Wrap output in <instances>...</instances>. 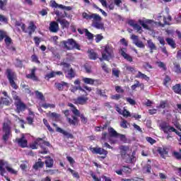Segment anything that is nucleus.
<instances>
[{
  "label": "nucleus",
  "instance_id": "1",
  "mask_svg": "<svg viewBox=\"0 0 181 181\" xmlns=\"http://www.w3.org/2000/svg\"><path fill=\"white\" fill-rule=\"evenodd\" d=\"M82 17L83 19H86V21H92V26L93 28H95V29H100L101 30H105V28H104V24L101 21H103V18L100 16V15L97 13H91L90 15L83 12L82 13Z\"/></svg>",
  "mask_w": 181,
  "mask_h": 181
},
{
  "label": "nucleus",
  "instance_id": "2",
  "mask_svg": "<svg viewBox=\"0 0 181 181\" xmlns=\"http://www.w3.org/2000/svg\"><path fill=\"white\" fill-rule=\"evenodd\" d=\"M12 125V122L9 119H6L4 122L3 123V136L2 139L5 144H6V141L9 139L10 136H12V130L11 126Z\"/></svg>",
  "mask_w": 181,
  "mask_h": 181
},
{
  "label": "nucleus",
  "instance_id": "3",
  "mask_svg": "<svg viewBox=\"0 0 181 181\" xmlns=\"http://www.w3.org/2000/svg\"><path fill=\"white\" fill-rule=\"evenodd\" d=\"M37 145H39L41 149H42L40 151V153L46 154L49 152V150L46 148V146H50V143H49V141H45L43 139L38 138L33 144L30 145V148H32V149H37Z\"/></svg>",
  "mask_w": 181,
  "mask_h": 181
},
{
  "label": "nucleus",
  "instance_id": "4",
  "mask_svg": "<svg viewBox=\"0 0 181 181\" xmlns=\"http://www.w3.org/2000/svg\"><path fill=\"white\" fill-rule=\"evenodd\" d=\"M61 45H62V47L66 50H73V49L80 50V45L72 38L61 42Z\"/></svg>",
  "mask_w": 181,
  "mask_h": 181
},
{
  "label": "nucleus",
  "instance_id": "5",
  "mask_svg": "<svg viewBox=\"0 0 181 181\" xmlns=\"http://www.w3.org/2000/svg\"><path fill=\"white\" fill-rule=\"evenodd\" d=\"M160 129L163 131L164 134H170L175 132L178 136H180V141H181V133L179 132L175 127L169 125L166 122H161L159 125Z\"/></svg>",
  "mask_w": 181,
  "mask_h": 181
},
{
  "label": "nucleus",
  "instance_id": "6",
  "mask_svg": "<svg viewBox=\"0 0 181 181\" xmlns=\"http://www.w3.org/2000/svg\"><path fill=\"white\" fill-rule=\"evenodd\" d=\"M6 76H7V78H8L9 83L11 86L12 88H14V90H18V86L16 84V83L15 82V81H16V80H18L16 74H15V72L11 71V69H8L6 70Z\"/></svg>",
  "mask_w": 181,
  "mask_h": 181
},
{
  "label": "nucleus",
  "instance_id": "7",
  "mask_svg": "<svg viewBox=\"0 0 181 181\" xmlns=\"http://www.w3.org/2000/svg\"><path fill=\"white\" fill-rule=\"evenodd\" d=\"M5 168L8 170V172H9L10 173H12L13 175H16V173H18V171L9 167V164L8 163V162L4 160H0V175L1 176H4V174L6 173V170H5Z\"/></svg>",
  "mask_w": 181,
  "mask_h": 181
},
{
  "label": "nucleus",
  "instance_id": "8",
  "mask_svg": "<svg viewBox=\"0 0 181 181\" xmlns=\"http://www.w3.org/2000/svg\"><path fill=\"white\" fill-rule=\"evenodd\" d=\"M102 57L104 60H110L114 57V51L112 47L110 45H106L105 47L104 51L102 52Z\"/></svg>",
  "mask_w": 181,
  "mask_h": 181
},
{
  "label": "nucleus",
  "instance_id": "9",
  "mask_svg": "<svg viewBox=\"0 0 181 181\" xmlns=\"http://www.w3.org/2000/svg\"><path fill=\"white\" fill-rule=\"evenodd\" d=\"M88 94L86 93V96L81 95L75 99V104H79L80 105H86L87 101H88V98L87 97Z\"/></svg>",
  "mask_w": 181,
  "mask_h": 181
},
{
  "label": "nucleus",
  "instance_id": "10",
  "mask_svg": "<svg viewBox=\"0 0 181 181\" xmlns=\"http://www.w3.org/2000/svg\"><path fill=\"white\" fill-rule=\"evenodd\" d=\"M54 87L59 91H63L64 90V87H66V88H69V83L64 81H61L60 83H55Z\"/></svg>",
  "mask_w": 181,
  "mask_h": 181
},
{
  "label": "nucleus",
  "instance_id": "11",
  "mask_svg": "<svg viewBox=\"0 0 181 181\" xmlns=\"http://www.w3.org/2000/svg\"><path fill=\"white\" fill-rule=\"evenodd\" d=\"M16 142H17L18 146L21 148H26V146H28V140L25 138V136H22L21 138L16 139Z\"/></svg>",
  "mask_w": 181,
  "mask_h": 181
},
{
  "label": "nucleus",
  "instance_id": "12",
  "mask_svg": "<svg viewBox=\"0 0 181 181\" xmlns=\"http://www.w3.org/2000/svg\"><path fill=\"white\" fill-rule=\"evenodd\" d=\"M127 49L125 48H122L119 51V53L121 54V56H122V57H124V59H125V60H127V62H132L133 59L132 57H131V55L127 54Z\"/></svg>",
  "mask_w": 181,
  "mask_h": 181
},
{
  "label": "nucleus",
  "instance_id": "13",
  "mask_svg": "<svg viewBox=\"0 0 181 181\" xmlns=\"http://www.w3.org/2000/svg\"><path fill=\"white\" fill-rule=\"evenodd\" d=\"M49 29L52 33H57V32H59V23L56 21L51 22Z\"/></svg>",
  "mask_w": 181,
  "mask_h": 181
},
{
  "label": "nucleus",
  "instance_id": "14",
  "mask_svg": "<svg viewBox=\"0 0 181 181\" xmlns=\"http://www.w3.org/2000/svg\"><path fill=\"white\" fill-rule=\"evenodd\" d=\"M153 21L152 20H147L146 21H142V20H139V23L141 25V26L144 28L146 29L147 30H151V27H149L148 25H151Z\"/></svg>",
  "mask_w": 181,
  "mask_h": 181
},
{
  "label": "nucleus",
  "instance_id": "15",
  "mask_svg": "<svg viewBox=\"0 0 181 181\" xmlns=\"http://www.w3.org/2000/svg\"><path fill=\"white\" fill-rule=\"evenodd\" d=\"M91 151L93 153H98L99 155H105V156L108 154V151L101 148H92Z\"/></svg>",
  "mask_w": 181,
  "mask_h": 181
},
{
  "label": "nucleus",
  "instance_id": "16",
  "mask_svg": "<svg viewBox=\"0 0 181 181\" xmlns=\"http://www.w3.org/2000/svg\"><path fill=\"white\" fill-rule=\"evenodd\" d=\"M120 155L122 159H124L126 163H132V158L129 154L127 153V151H120Z\"/></svg>",
  "mask_w": 181,
  "mask_h": 181
},
{
  "label": "nucleus",
  "instance_id": "17",
  "mask_svg": "<svg viewBox=\"0 0 181 181\" xmlns=\"http://www.w3.org/2000/svg\"><path fill=\"white\" fill-rule=\"evenodd\" d=\"M30 74L26 75L27 78H30L34 81H37V76H36V67L30 70Z\"/></svg>",
  "mask_w": 181,
  "mask_h": 181
},
{
  "label": "nucleus",
  "instance_id": "18",
  "mask_svg": "<svg viewBox=\"0 0 181 181\" xmlns=\"http://www.w3.org/2000/svg\"><path fill=\"white\" fill-rule=\"evenodd\" d=\"M15 105L16 106L18 112H21V111H25V109L26 108V105L25 103H22L21 100L15 102Z\"/></svg>",
  "mask_w": 181,
  "mask_h": 181
},
{
  "label": "nucleus",
  "instance_id": "19",
  "mask_svg": "<svg viewBox=\"0 0 181 181\" xmlns=\"http://www.w3.org/2000/svg\"><path fill=\"white\" fill-rule=\"evenodd\" d=\"M71 118L67 117L66 119L70 124V125H73L74 127H76V125H78V118L74 115L71 116Z\"/></svg>",
  "mask_w": 181,
  "mask_h": 181
},
{
  "label": "nucleus",
  "instance_id": "20",
  "mask_svg": "<svg viewBox=\"0 0 181 181\" xmlns=\"http://www.w3.org/2000/svg\"><path fill=\"white\" fill-rule=\"evenodd\" d=\"M57 132H59L60 134L64 135V136H66V138H70L71 139H73L74 138L73 134L63 130V129L60 127H57Z\"/></svg>",
  "mask_w": 181,
  "mask_h": 181
},
{
  "label": "nucleus",
  "instance_id": "21",
  "mask_svg": "<svg viewBox=\"0 0 181 181\" xmlns=\"http://www.w3.org/2000/svg\"><path fill=\"white\" fill-rule=\"evenodd\" d=\"M5 37L6 38L4 40V42L6 43V45L7 46L8 49H11V50L15 52V50H16V49L13 47H11V44L12 43V39L10 37L7 36V35H6Z\"/></svg>",
  "mask_w": 181,
  "mask_h": 181
},
{
  "label": "nucleus",
  "instance_id": "22",
  "mask_svg": "<svg viewBox=\"0 0 181 181\" xmlns=\"http://www.w3.org/2000/svg\"><path fill=\"white\" fill-rule=\"evenodd\" d=\"M129 25L134 28L135 30H137V32H139V30H142V27L138 25V23H136L134 20L129 21Z\"/></svg>",
  "mask_w": 181,
  "mask_h": 181
},
{
  "label": "nucleus",
  "instance_id": "23",
  "mask_svg": "<svg viewBox=\"0 0 181 181\" xmlns=\"http://www.w3.org/2000/svg\"><path fill=\"white\" fill-rule=\"evenodd\" d=\"M147 46L150 48V53H153V50H156L157 49L156 45L152 42V40H147Z\"/></svg>",
  "mask_w": 181,
  "mask_h": 181
},
{
  "label": "nucleus",
  "instance_id": "24",
  "mask_svg": "<svg viewBox=\"0 0 181 181\" xmlns=\"http://www.w3.org/2000/svg\"><path fill=\"white\" fill-rule=\"evenodd\" d=\"M62 74H63V72H62V71H57V72L52 71L51 73L47 74L45 76V78H47V80H49V78H52L53 77H56V75L62 76Z\"/></svg>",
  "mask_w": 181,
  "mask_h": 181
},
{
  "label": "nucleus",
  "instance_id": "25",
  "mask_svg": "<svg viewBox=\"0 0 181 181\" xmlns=\"http://www.w3.org/2000/svg\"><path fill=\"white\" fill-rule=\"evenodd\" d=\"M57 21L60 23L63 28H69V26H70V23L66 19L58 18Z\"/></svg>",
  "mask_w": 181,
  "mask_h": 181
},
{
  "label": "nucleus",
  "instance_id": "26",
  "mask_svg": "<svg viewBox=\"0 0 181 181\" xmlns=\"http://www.w3.org/2000/svg\"><path fill=\"white\" fill-rule=\"evenodd\" d=\"M45 158V165L47 168H52L53 166V163H54L53 159L51 158L50 156H47Z\"/></svg>",
  "mask_w": 181,
  "mask_h": 181
},
{
  "label": "nucleus",
  "instance_id": "27",
  "mask_svg": "<svg viewBox=\"0 0 181 181\" xmlns=\"http://www.w3.org/2000/svg\"><path fill=\"white\" fill-rule=\"evenodd\" d=\"M173 90L175 94H179L181 95V84L177 83L174 86H173Z\"/></svg>",
  "mask_w": 181,
  "mask_h": 181
},
{
  "label": "nucleus",
  "instance_id": "28",
  "mask_svg": "<svg viewBox=\"0 0 181 181\" xmlns=\"http://www.w3.org/2000/svg\"><path fill=\"white\" fill-rule=\"evenodd\" d=\"M45 165V163L42 162V159L39 158L38 162L35 163L33 165V169H35V170H37L40 168H43Z\"/></svg>",
  "mask_w": 181,
  "mask_h": 181
},
{
  "label": "nucleus",
  "instance_id": "29",
  "mask_svg": "<svg viewBox=\"0 0 181 181\" xmlns=\"http://www.w3.org/2000/svg\"><path fill=\"white\" fill-rule=\"evenodd\" d=\"M165 42H167L168 45L172 47L173 49H176V42H175L173 38L168 37L165 39Z\"/></svg>",
  "mask_w": 181,
  "mask_h": 181
},
{
  "label": "nucleus",
  "instance_id": "30",
  "mask_svg": "<svg viewBox=\"0 0 181 181\" xmlns=\"http://www.w3.org/2000/svg\"><path fill=\"white\" fill-rule=\"evenodd\" d=\"M136 77V78H142L143 80H146V81H149V77H148L145 74H142L141 71L138 72Z\"/></svg>",
  "mask_w": 181,
  "mask_h": 181
},
{
  "label": "nucleus",
  "instance_id": "31",
  "mask_svg": "<svg viewBox=\"0 0 181 181\" xmlns=\"http://www.w3.org/2000/svg\"><path fill=\"white\" fill-rule=\"evenodd\" d=\"M88 53H89V58L91 59V60H95L96 59H98V55H97V53H95L94 50H88Z\"/></svg>",
  "mask_w": 181,
  "mask_h": 181
},
{
  "label": "nucleus",
  "instance_id": "32",
  "mask_svg": "<svg viewBox=\"0 0 181 181\" xmlns=\"http://www.w3.org/2000/svg\"><path fill=\"white\" fill-rule=\"evenodd\" d=\"M66 73H67V74H66L67 78H73L76 76L74 71H73V69H71V68L70 69H68V71H66Z\"/></svg>",
  "mask_w": 181,
  "mask_h": 181
},
{
  "label": "nucleus",
  "instance_id": "33",
  "mask_svg": "<svg viewBox=\"0 0 181 181\" xmlns=\"http://www.w3.org/2000/svg\"><path fill=\"white\" fill-rule=\"evenodd\" d=\"M83 81L85 84H90V86L94 85L95 80L90 78H83Z\"/></svg>",
  "mask_w": 181,
  "mask_h": 181
},
{
  "label": "nucleus",
  "instance_id": "34",
  "mask_svg": "<svg viewBox=\"0 0 181 181\" xmlns=\"http://www.w3.org/2000/svg\"><path fill=\"white\" fill-rule=\"evenodd\" d=\"M29 29V35H32L35 30H36V25H35V23L33 22L30 23V25L28 26Z\"/></svg>",
  "mask_w": 181,
  "mask_h": 181
},
{
  "label": "nucleus",
  "instance_id": "35",
  "mask_svg": "<svg viewBox=\"0 0 181 181\" xmlns=\"http://www.w3.org/2000/svg\"><path fill=\"white\" fill-rule=\"evenodd\" d=\"M157 152H158L160 156L163 158H165V155H168V151H166L165 148L160 147L158 148Z\"/></svg>",
  "mask_w": 181,
  "mask_h": 181
},
{
  "label": "nucleus",
  "instance_id": "36",
  "mask_svg": "<svg viewBox=\"0 0 181 181\" xmlns=\"http://www.w3.org/2000/svg\"><path fill=\"white\" fill-rule=\"evenodd\" d=\"M21 86L23 91H25V93H27V94H30L31 91H30V88H29V86H28L25 83H21Z\"/></svg>",
  "mask_w": 181,
  "mask_h": 181
},
{
  "label": "nucleus",
  "instance_id": "37",
  "mask_svg": "<svg viewBox=\"0 0 181 181\" xmlns=\"http://www.w3.org/2000/svg\"><path fill=\"white\" fill-rule=\"evenodd\" d=\"M109 135L110 136H118V134L117 131H115L112 127H110L108 129Z\"/></svg>",
  "mask_w": 181,
  "mask_h": 181
},
{
  "label": "nucleus",
  "instance_id": "38",
  "mask_svg": "<svg viewBox=\"0 0 181 181\" xmlns=\"http://www.w3.org/2000/svg\"><path fill=\"white\" fill-rule=\"evenodd\" d=\"M96 94L98 95H100V97H107V95L105 93V90H103L100 88H96Z\"/></svg>",
  "mask_w": 181,
  "mask_h": 181
},
{
  "label": "nucleus",
  "instance_id": "39",
  "mask_svg": "<svg viewBox=\"0 0 181 181\" xmlns=\"http://www.w3.org/2000/svg\"><path fill=\"white\" fill-rule=\"evenodd\" d=\"M0 9L1 11H6V1H3L0 0Z\"/></svg>",
  "mask_w": 181,
  "mask_h": 181
},
{
  "label": "nucleus",
  "instance_id": "40",
  "mask_svg": "<svg viewBox=\"0 0 181 181\" xmlns=\"http://www.w3.org/2000/svg\"><path fill=\"white\" fill-rule=\"evenodd\" d=\"M83 30L86 36L88 37V39L91 40L93 37H94L93 33H90L88 29H84Z\"/></svg>",
  "mask_w": 181,
  "mask_h": 181
},
{
  "label": "nucleus",
  "instance_id": "41",
  "mask_svg": "<svg viewBox=\"0 0 181 181\" xmlns=\"http://www.w3.org/2000/svg\"><path fill=\"white\" fill-rule=\"evenodd\" d=\"M69 172L71 173V175H73L74 177H76V179H80V175H78V173L73 170L71 168H68Z\"/></svg>",
  "mask_w": 181,
  "mask_h": 181
},
{
  "label": "nucleus",
  "instance_id": "42",
  "mask_svg": "<svg viewBox=\"0 0 181 181\" xmlns=\"http://www.w3.org/2000/svg\"><path fill=\"white\" fill-rule=\"evenodd\" d=\"M41 107H42V108H55L56 105H54V104L43 103Z\"/></svg>",
  "mask_w": 181,
  "mask_h": 181
},
{
  "label": "nucleus",
  "instance_id": "43",
  "mask_svg": "<svg viewBox=\"0 0 181 181\" xmlns=\"http://www.w3.org/2000/svg\"><path fill=\"white\" fill-rule=\"evenodd\" d=\"M0 101H3V104H4V105H11V101L6 98H1Z\"/></svg>",
  "mask_w": 181,
  "mask_h": 181
},
{
  "label": "nucleus",
  "instance_id": "44",
  "mask_svg": "<svg viewBox=\"0 0 181 181\" xmlns=\"http://www.w3.org/2000/svg\"><path fill=\"white\" fill-rule=\"evenodd\" d=\"M35 95H37V98H39L40 100H45V96L43 95V93L41 92H39V90L35 91Z\"/></svg>",
  "mask_w": 181,
  "mask_h": 181
},
{
  "label": "nucleus",
  "instance_id": "45",
  "mask_svg": "<svg viewBox=\"0 0 181 181\" xmlns=\"http://www.w3.org/2000/svg\"><path fill=\"white\" fill-rule=\"evenodd\" d=\"M6 37V32L0 30V42L4 40V38Z\"/></svg>",
  "mask_w": 181,
  "mask_h": 181
},
{
  "label": "nucleus",
  "instance_id": "46",
  "mask_svg": "<svg viewBox=\"0 0 181 181\" xmlns=\"http://www.w3.org/2000/svg\"><path fill=\"white\" fill-rule=\"evenodd\" d=\"M50 6L52 8H60V4L56 3V1L52 0L50 1Z\"/></svg>",
  "mask_w": 181,
  "mask_h": 181
},
{
  "label": "nucleus",
  "instance_id": "47",
  "mask_svg": "<svg viewBox=\"0 0 181 181\" xmlns=\"http://www.w3.org/2000/svg\"><path fill=\"white\" fill-rule=\"evenodd\" d=\"M62 66H64V71H65V73H67V71L70 70V64H67V63H63Z\"/></svg>",
  "mask_w": 181,
  "mask_h": 181
},
{
  "label": "nucleus",
  "instance_id": "48",
  "mask_svg": "<svg viewBox=\"0 0 181 181\" xmlns=\"http://www.w3.org/2000/svg\"><path fill=\"white\" fill-rule=\"evenodd\" d=\"M144 84L139 83L138 81H136V83L132 86V90H135L137 87H142Z\"/></svg>",
  "mask_w": 181,
  "mask_h": 181
},
{
  "label": "nucleus",
  "instance_id": "49",
  "mask_svg": "<svg viewBox=\"0 0 181 181\" xmlns=\"http://www.w3.org/2000/svg\"><path fill=\"white\" fill-rule=\"evenodd\" d=\"M156 64H158V67H160V69H163V70H166V65L165 64V63L162 62H157Z\"/></svg>",
  "mask_w": 181,
  "mask_h": 181
},
{
  "label": "nucleus",
  "instance_id": "50",
  "mask_svg": "<svg viewBox=\"0 0 181 181\" xmlns=\"http://www.w3.org/2000/svg\"><path fill=\"white\" fill-rule=\"evenodd\" d=\"M126 101H127V103H129L131 105H135V104H136V102L131 98H126Z\"/></svg>",
  "mask_w": 181,
  "mask_h": 181
},
{
  "label": "nucleus",
  "instance_id": "51",
  "mask_svg": "<svg viewBox=\"0 0 181 181\" xmlns=\"http://www.w3.org/2000/svg\"><path fill=\"white\" fill-rule=\"evenodd\" d=\"M35 119L33 115V116H29L26 118L27 121H28V124H29V125H32V124H33V119Z\"/></svg>",
  "mask_w": 181,
  "mask_h": 181
},
{
  "label": "nucleus",
  "instance_id": "52",
  "mask_svg": "<svg viewBox=\"0 0 181 181\" xmlns=\"http://www.w3.org/2000/svg\"><path fill=\"white\" fill-rule=\"evenodd\" d=\"M0 22H3L4 23H8V18L5 16L0 14Z\"/></svg>",
  "mask_w": 181,
  "mask_h": 181
},
{
  "label": "nucleus",
  "instance_id": "53",
  "mask_svg": "<svg viewBox=\"0 0 181 181\" xmlns=\"http://www.w3.org/2000/svg\"><path fill=\"white\" fill-rule=\"evenodd\" d=\"M103 39H104V37L103 35H101L100 34L95 35L96 43L101 42V40H103Z\"/></svg>",
  "mask_w": 181,
  "mask_h": 181
},
{
  "label": "nucleus",
  "instance_id": "54",
  "mask_svg": "<svg viewBox=\"0 0 181 181\" xmlns=\"http://www.w3.org/2000/svg\"><path fill=\"white\" fill-rule=\"evenodd\" d=\"M126 70L128 73H134L135 71V68L131 66H126Z\"/></svg>",
  "mask_w": 181,
  "mask_h": 181
},
{
  "label": "nucleus",
  "instance_id": "55",
  "mask_svg": "<svg viewBox=\"0 0 181 181\" xmlns=\"http://www.w3.org/2000/svg\"><path fill=\"white\" fill-rule=\"evenodd\" d=\"M120 152H128L129 148L127 146H119Z\"/></svg>",
  "mask_w": 181,
  "mask_h": 181
},
{
  "label": "nucleus",
  "instance_id": "56",
  "mask_svg": "<svg viewBox=\"0 0 181 181\" xmlns=\"http://www.w3.org/2000/svg\"><path fill=\"white\" fill-rule=\"evenodd\" d=\"M173 156H175V158H176V159L180 160L181 159V149H180V153L175 151L173 153Z\"/></svg>",
  "mask_w": 181,
  "mask_h": 181
},
{
  "label": "nucleus",
  "instance_id": "57",
  "mask_svg": "<svg viewBox=\"0 0 181 181\" xmlns=\"http://www.w3.org/2000/svg\"><path fill=\"white\" fill-rule=\"evenodd\" d=\"M175 73H177V74L181 73V68H180V65H179V64H175Z\"/></svg>",
  "mask_w": 181,
  "mask_h": 181
},
{
  "label": "nucleus",
  "instance_id": "58",
  "mask_svg": "<svg viewBox=\"0 0 181 181\" xmlns=\"http://www.w3.org/2000/svg\"><path fill=\"white\" fill-rule=\"evenodd\" d=\"M73 114L76 115V117H80L81 115H80V111L77 110V108L74 107V109L71 110Z\"/></svg>",
  "mask_w": 181,
  "mask_h": 181
},
{
  "label": "nucleus",
  "instance_id": "59",
  "mask_svg": "<svg viewBox=\"0 0 181 181\" xmlns=\"http://www.w3.org/2000/svg\"><path fill=\"white\" fill-rule=\"evenodd\" d=\"M16 94V91H13V100H15V103H18V101H21V98H19V96L15 95Z\"/></svg>",
  "mask_w": 181,
  "mask_h": 181
},
{
  "label": "nucleus",
  "instance_id": "60",
  "mask_svg": "<svg viewBox=\"0 0 181 181\" xmlns=\"http://www.w3.org/2000/svg\"><path fill=\"white\" fill-rule=\"evenodd\" d=\"M84 68L86 73H88V74L91 73V66L88 65V64H86L84 65Z\"/></svg>",
  "mask_w": 181,
  "mask_h": 181
},
{
  "label": "nucleus",
  "instance_id": "61",
  "mask_svg": "<svg viewBox=\"0 0 181 181\" xmlns=\"http://www.w3.org/2000/svg\"><path fill=\"white\" fill-rule=\"evenodd\" d=\"M127 124H128V122H127V120H123L120 123V127L122 128H124V129H125L128 128V126L127 125Z\"/></svg>",
  "mask_w": 181,
  "mask_h": 181
},
{
  "label": "nucleus",
  "instance_id": "62",
  "mask_svg": "<svg viewBox=\"0 0 181 181\" xmlns=\"http://www.w3.org/2000/svg\"><path fill=\"white\" fill-rule=\"evenodd\" d=\"M50 117H52V118H54V119H59L60 115L56 112H52L50 113Z\"/></svg>",
  "mask_w": 181,
  "mask_h": 181
},
{
  "label": "nucleus",
  "instance_id": "63",
  "mask_svg": "<svg viewBox=\"0 0 181 181\" xmlns=\"http://www.w3.org/2000/svg\"><path fill=\"white\" fill-rule=\"evenodd\" d=\"M136 46H137V47H140L141 49H144L145 47V45L144 44V42L142 41H139L136 44Z\"/></svg>",
  "mask_w": 181,
  "mask_h": 181
},
{
  "label": "nucleus",
  "instance_id": "64",
  "mask_svg": "<svg viewBox=\"0 0 181 181\" xmlns=\"http://www.w3.org/2000/svg\"><path fill=\"white\" fill-rule=\"evenodd\" d=\"M112 74L115 77H119V71L117 69H112Z\"/></svg>",
  "mask_w": 181,
  "mask_h": 181
}]
</instances>
